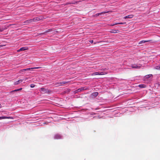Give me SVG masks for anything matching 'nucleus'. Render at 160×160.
I'll use <instances>...</instances> for the list:
<instances>
[{
	"mask_svg": "<svg viewBox=\"0 0 160 160\" xmlns=\"http://www.w3.org/2000/svg\"><path fill=\"white\" fill-rule=\"evenodd\" d=\"M42 18L39 17H36L33 18V19H30L29 20L28 22H31L33 21H37L41 20Z\"/></svg>",
	"mask_w": 160,
	"mask_h": 160,
	"instance_id": "1",
	"label": "nucleus"
},
{
	"mask_svg": "<svg viewBox=\"0 0 160 160\" xmlns=\"http://www.w3.org/2000/svg\"><path fill=\"white\" fill-rule=\"evenodd\" d=\"M132 68H140L141 66L140 65H137L136 64H132L131 65Z\"/></svg>",
	"mask_w": 160,
	"mask_h": 160,
	"instance_id": "2",
	"label": "nucleus"
},
{
	"mask_svg": "<svg viewBox=\"0 0 160 160\" xmlns=\"http://www.w3.org/2000/svg\"><path fill=\"white\" fill-rule=\"evenodd\" d=\"M106 74V73H105V72H95L94 73H93L92 74V75H104L105 74Z\"/></svg>",
	"mask_w": 160,
	"mask_h": 160,
	"instance_id": "3",
	"label": "nucleus"
},
{
	"mask_svg": "<svg viewBox=\"0 0 160 160\" xmlns=\"http://www.w3.org/2000/svg\"><path fill=\"white\" fill-rule=\"evenodd\" d=\"M62 136L61 135L57 134L55 135L54 136V138L55 139H59L61 138Z\"/></svg>",
	"mask_w": 160,
	"mask_h": 160,
	"instance_id": "4",
	"label": "nucleus"
},
{
	"mask_svg": "<svg viewBox=\"0 0 160 160\" xmlns=\"http://www.w3.org/2000/svg\"><path fill=\"white\" fill-rule=\"evenodd\" d=\"M28 49V48L26 47H23L20 48L17 51L18 52H20L21 51H23L25 50H27Z\"/></svg>",
	"mask_w": 160,
	"mask_h": 160,
	"instance_id": "5",
	"label": "nucleus"
},
{
	"mask_svg": "<svg viewBox=\"0 0 160 160\" xmlns=\"http://www.w3.org/2000/svg\"><path fill=\"white\" fill-rule=\"evenodd\" d=\"M22 82V80L20 79L18 80V81L14 82V84L16 85L18 84L19 83Z\"/></svg>",
	"mask_w": 160,
	"mask_h": 160,
	"instance_id": "6",
	"label": "nucleus"
},
{
	"mask_svg": "<svg viewBox=\"0 0 160 160\" xmlns=\"http://www.w3.org/2000/svg\"><path fill=\"white\" fill-rule=\"evenodd\" d=\"M150 41H151L150 40H147V41L146 40H142V41H141L139 43V44H142V43H145L146 42H150Z\"/></svg>",
	"mask_w": 160,
	"mask_h": 160,
	"instance_id": "7",
	"label": "nucleus"
},
{
	"mask_svg": "<svg viewBox=\"0 0 160 160\" xmlns=\"http://www.w3.org/2000/svg\"><path fill=\"white\" fill-rule=\"evenodd\" d=\"M154 68L156 70H160V65L155 66Z\"/></svg>",
	"mask_w": 160,
	"mask_h": 160,
	"instance_id": "8",
	"label": "nucleus"
},
{
	"mask_svg": "<svg viewBox=\"0 0 160 160\" xmlns=\"http://www.w3.org/2000/svg\"><path fill=\"white\" fill-rule=\"evenodd\" d=\"M133 17V15H129L127 16H126L124 17V19H126L127 18H132Z\"/></svg>",
	"mask_w": 160,
	"mask_h": 160,
	"instance_id": "9",
	"label": "nucleus"
},
{
	"mask_svg": "<svg viewBox=\"0 0 160 160\" xmlns=\"http://www.w3.org/2000/svg\"><path fill=\"white\" fill-rule=\"evenodd\" d=\"M85 88H79V89H78L77 90V92H80L81 91H82L83 90H85Z\"/></svg>",
	"mask_w": 160,
	"mask_h": 160,
	"instance_id": "10",
	"label": "nucleus"
},
{
	"mask_svg": "<svg viewBox=\"0 0 160 160\" xmlns=\"http://www.w3.org/2000/svg\"><path fill=\"white\" fill-rule=\"evenodd\" d=\"M152 74H148V75H146L145 76V78L148 79L150 77H152Z\"/></svg>",
	"mask_w": 160,
	"mask_h": 160,
	"instance_id": "11",
	"label": "nucleus"
},
{
	"mask_svg": "<svg viewBox=\"0 0 160 160\" xmlns=\"http://www.w3.org/2000/svg\"><path fill=\"white\" fill-rule=\"evenodd\" d=\"M118 31V30H112L110 31V32L111 33H116L118 32L117 31Z\"/></svg>",
	"mask_w": 160,
	"mask_h": 160,
	"instance_id": "12",
	"label": "nucleus"
},
{
	"mask_svg": "<svg viewBox=\"0 0 160 160\" xmlns=\"http://www.w3.org/2000/svg\"><path fill=\"white\" fill-rule=\"evenodd\" d=\"M105 13V12H102L98 13V14H95L94 15V16H99V15H101L103 13Z\"/></svg>",
	"mask_w": 160,
	"mask_h": 160,
	"instance_id": "13",
	"label": "nucleus"
},
{
	"mask_svg": "<svg viewBox=\"0 0 160 160\" xmlns=\"http://www.w3.org/2000/svg\"><path fill=\"white\" fill-rule=\"evenodd\" d=\"M4 119H13V118L11 117L4 116Z\"/></svg>",
	"mask_w": 160,
	"mask_h": 160,
	"instance_id": "14",
	"label": "nucleus"
},
{
	"mask_svg": "<svg viewBox=\"0 0 160 160\" xmlns=\"http://www.w3.org/2000/svg\"><path fill=\"white\" fill-rule=\"evenodd\" d=\"M145 85H143V84H141V85H139V87H140V88H145Z\"/></svg>",
	"mask_w": 160,
	"mask_h": 160,
	"instance_id": "15",
	"label": "nucleus"
},
{
	"mask_svg": "<svg viewBox=\"0 0 160 160\" xmlns=\"http://www.w3.org/2000/svg\"><path fill=\"white\" fill-rule=\"evenodd\" d=\"M98 95V93L97 92H95L93 93V95L95 96H97Z\"/></svg>",
	"mask_w": 160,
	"mask_h": 160,
	"instance_id": "16",
	"label": "nucleus"
},
{
	"mask_svg": "<svg viewBox=\"0 0 160 160\" xmlns=\"http://www.w3.org/2000/svg\"><path fill=\"white\" fill-rule=\"evenodd\" d=\"M66 82H60V83L59 84H63L66 83Z\"/></svg>",
	"mask_w": 160,
	"mask_h": 160,
	"instance_id": "17",
	"label": "nucleus"
},
{
	"mask_svg": "<svg viewBox=\"0 0 160 160\" xmlns=\"http://www.w3.org/2000/svg\"><path fill=\"white\" fill-rule=\"evenodd\" d=\"M27 71L26 68V69H22V70H21L20 71V72H23L24 71Z\"/></svg>",
	"mask_w": 160,
	"mask_h": 160,
	"instance_id": "18",
	"label": "nucleus"
},
{
	"mask_svg": "<svg viewBox=\"0 0 160 160\" xmlns=\"http://www.w3.org/2000/svg\"><path fill=\"white\" fill-rule=\"evenodd\" d=\"M35 87V85L34 84H31L30 85V87L32 88H33Z\"/></svg>",
	"mask_w": 160,
	"mask_h": 160,
	"instance_id": "19",
	"label": "nucleus"
},
{
	"mask_svg": "<svg viewBox=\"0 0 160 160\" xmlns=\"http://www.w3.org/2000/svg\"><path fill=\"white\" fill-rule=\"evenodd\" d=\"M26 69H27V71H28V70H30L31 69H33V68H26Z\"/></svg>",
	"mask_w": 160,
	"mask_h": 160,
	"instance_id": "20",
	"label": "nucleus"
},
{
	"mask_svg": "<svg viewBox=\"0 0 160 160\" xmlns=\"http://www.w3.org/2000/svg\"><path fill=\"white\" fill-rule=\"evenodd\" d=\"M51 30H47L43 33H47V32H49L51 31Z\"/></svg>",
	"mask_w": 160,
	"mask_h": 160,
	"instance_id": "21",
	"label": "nucleus"
},
{
	"mask_svg": "<svg viewBox=\"0 0 160 160\" xmlns=\"http://www.w3.org/2000/svg\"><path fill=\"white\" fill-rule=\"evenodd\" d=\"M41 91H42L44 92L45 91V89L44 88H41Z\"/></svg>",
	"mask_w": 160,
	"mask_h": 160,
	"instance_id": "22",
	"label": "nucleus"
},
{
	"mask_svg": "<svg viewBox=\"0 0 160 160\" xmlns=\"http://www.w3.org/2000/svg\"><path fill=\"white\" fill-rule=\"evenodd\" d=\"M40 68H41L40 67H34V68H33V69H39Z\"/></svg>",
	"mask_w": 160,
	"mask_h": 160,
	"instance_id": "23",
	"label": "nucleus"
},
{
	"mask_svg": "<svg viewBox=\"0 0 160 160\" xmlns=\"http://www.w3.org/2000/svg\"><path fill=\"white\" fill-rule=\"evenodd\" d=\"M125 23H126V22H119V23H118V24H125Z\"/></svg>",
	"mask_w": 160,
	"mask_h": 160,
	"instance_id": "24",
	"label": "nucleus"
},
{
	"mask_svg": "<svg viewBox=\"0 0 160 160\" xmlns=\"http://www.w3.org/2000/svg\"><path fill=\"white\" fill-rule=\"evenodd\" d=\"M2 119H4V116L0 117V120Z\"/></svg>",
	"mask_w": 160,
	"mask_h": 160,
	"instance_id": "25",
	"label": "nucleus"
},
{
	"mask_svg": "<svg viewBox=\"0 0 160 160\" xmlns=\"http://www.w3.org/2000/svg\"><path fill=\"white\" fill-rule=\"evenodd\" d=\"M22 88H20L19 89H17V91H20V90H22Z\"/></svg>",
	"mask_w": 160,
	"mask_h": 160,
	"instance_id": "26",
	"label": "nucleus"
},
{
	"mask_svg": "<svg viewBox=\"0 0 160 160\" xmlns=\"http://www.w3.org/2000/svg\"><path fill=\"white\" fill-rule=\"evenodd\" d=\"M17 89H15V90H12V91H11V92H17Z\"/></svg>",
	"mask_w": 160,
	"mask_h": 160,
	"instance_id": "27",
	"label": "nucleus"
},
{
	"mask_svg": "<svg viewBox=\"0 0 160 160\" xmlns=\"http://www.w3.org/2000/svg\"><path fill=\"white\" fill-rule=\"evenodd\" d=\"M90 42L91 43H92L93 42V40H90Z\"/></svg>",
	"mask_w": 160,
	"mask_h": 160,
	"instance_id": "28",
	"label": "nucleus"
},
{
	"mask_svg": "<svg viewBox=\"0 0 160 160\" xmlns=\"http://www.w3.org/2000/svg\"><path fill=\"white\" fill-rule=\"evenodd\" d=\"M3 45H0V48H1L2 47V46H3Z\"/></svg>",
	"mask_w": 160,
	"mask_h": 160,
	"instance_id": "29",
	"label": "nucleus"
},
{
	"mask_svg": "<svg viewBox=\"0 0 160 160\" xmlns=\"http://www.w3.org/2000/svg\"><path fill=\"white\" fill-rule=\"evenodd\" d=\"M118 24V23H114V25H117V24Z\"/></svg>",
	"mask_w": 160,
	"mask_h": 160,
	"instance_id": "30",
	"label": "nucleus"
},
{
	"mask_svg": "<svg viewBox=\"0 0 160 160\" xmlns=\"http://www.w3.org/2000/svg\"><path fill=\"white\" fill-rule=\"evenodd\" d=\"M28 79V78H26L25 79V80H27V79Z\"/></svg>",
	"mask_w": 160,
	"mask_h": 160,
	"instance_id": "31",
	"label": "nucleus"
},
{
	"mask_svg": "<svg viewBox=\"0 0 160 160\" xmlns=\"http://www.w3.org/2000/svg\"><path fill=\"white\" fill-rule=\"evenodd\" d=\"M114 24H112V25H111V26H114Z\"/></svg>",
	"mask_w": 160,
	"mask_h": 160,
	"instance_id": "32",
	"label": "nucleus"
},
{
	"mask_svg": "<svg viewBox=\"0 0 160 160\" xmlns=\"http://www.w3.org/2000/svg\"><path fill=\"white\" fill-rule=\"evenodd\" d=\"M2 107V105L1 104H0V108H1Z\"/></svg>",
	"mask_w": 160,
	"mask_h": 160,
	"instance_id": "33",
	"label": "nucleus"
},
{
	"mask_svg": "<svg viewBox=\"0 0 160 160\" xmlns=\"http://www.w3.org/2000/svg\"><path fill=\"white\" fill-rule=\"evenodd\" d=\"M3 31V30H0V31Z\"/></svg>",
	"mask_w": 160,
	"mask_h": 160,
	"instance_id": "34",
	"label": "nucleus"
}]
</instances>
